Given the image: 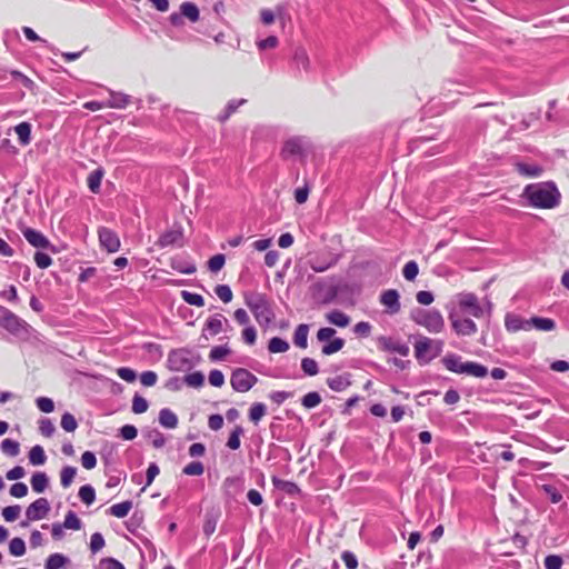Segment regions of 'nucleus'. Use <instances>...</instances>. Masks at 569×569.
<instances>
[{
	"label": "nucleus",
	"instance_id": "obj_30",
	"mask_svg": "<svg viewBox=\"0 0 569 569\" xmlns=\"http://www.w3.org/2000/svg\"><path fill=\"white\" fill-rule=\"evenodd\" d=\"M68 562V558L61 553H52L46 560V569H60Z\"/></svg>",
	"mask_w": 569,
	"mask_h": 569
},
{
	"label": "nucleus",
	"instance_id": "obj_15",
	"mask_svg": "<svg viewBox=\"0 0 569 569\" xmlns=\"http://www.w3.org/2000/svg\"><path fill=\"white\" fill-rule=\"evenodd\" d=\"M50 511V503L46 498H39L33 501L26 510L28 521L43 519Z\"/></svg>",
	"mask_w": 569,
	"mask_h": 569
},
{
	"label": "nucleus",
	"instance_id": "obj_29",
	"mask_svg": "<svg viewBox=\"0 0 569 569\" xmlns=\"http://www.w3.org/2000/svg\"><path fill=\"white\" fill-rule=\"evenodd\" d=\"M327 385L333 391H343L350 386V381L346 376H336L327 380Z\"/></svg>",
	"mask_w": 569,
	"mask_h": 569
},
{
	"label": "nucleus",
	"instance_id": "obj_33",
	"mask_svg": "<svg viewBox=\"0 0 569 569\" xmlns=\"http://www.w3.org/2000/svg\"><path fill=\"white\" fill-rule=\"evenodd\" d=\"M30 463L33 466H41L46 462L44 450L41 446L37 445L31 448L29 452Z\"/></svg>",
	"mask_w": 569,
	"mask_h": 569
},
{
	"label": "nucleus",
	"instance_id": "obj_12",
	"mask_svg": "<svg viewBox=\"0 0 569 569\" xmlns=\"http://www.w3.org/2000/svg\"><path fill=\"white\" fill-rule=\"evenodd\" d=\"M308 147V142L305 138L293 137L288 139L281 150V156L284 159L292 157H303Z\"/></svg>",
	"mask_w": 569,
	"mask_h": 569
},
{
	"label": "nucleus",
	"instance_id": "obj_22",
	"mask_svg": "<svg viewBox=\"0 0 569 569\" xmlns=\"http://www.w3.org/2000/svg\"><path fill=\"white\" fill-rule=\"evenodd\" d=\"M308 333H309V326L308 325H299L293 333V342L299 348H307L308 346Z\"/></svg>",
	"mask_w": 569,
	"mask_h": 569
},
{
	"label": "nucleus",
	"instance_id": "obj_19",
	"mask_svg": "<svg viewBox=\"0 0 569 569\" xmlns=\"http://www.w3.org/2000/svg\"><path fill=\"white\" fill-rule=\"evenodd\" d=\"M378 342H379V346L383 350L395 351L401 356H407L409 353L408 346H406L405 343L397 342V341L392 340L391 338L380 337L378 339Z\"/></svg>",
	"mask_w": 569,
	"mask_h": 569
},
{
	"label": "nucleus",
	"instance_id": "obj_17",
	"mask_svg": "<svg viewBox=\"0 0 569 569\" xmlns=\"http://www.w3.org/2000/svg\"><path fill=\"white\" fill-rule=\"evenodd\" d=\"M506 329L510 332H517L519 330H530V319H523L517 315L508 313L505 318Z\"/></svg>",
	"mask_w": 569,
	"mask_h": 569
},
{
	"label": "nucleus",
	"instance_id": "obj_52",
	"mask_svg": "<svg viewBox=\"0 0 569 569\" xmlns=\"http://www.w3.org/2000/svg\"><path fill=\"white\" fill-rule=\"evenodd\" d=\"M61 427L67 432H73L77 429L78 423L76 418L71 413L66 412L61 417Z\"/></svg>",
	"mask_w": 569,
	"mask_h": 569
},
{
	"label": "nucleus",
	"instance_id": "obj_11",
	"mask_svg": "<svg viewBox=\"0 0 569 569\" xmlns=\"http://www.w3.org/2000/svg\"><path fill=\"white\" fill-rule=\"evenodd\" d=\"M200 12L198 7L193 2H183L180 6V12H173L170 14V22L178 27L183 23V18L188 19L191 22H197L199 20Z\"/></svg>",
	"mask_w": 569,
	"mask_h": 569
},
{
	"label": "nucleus",
	"instance_id": "obj_37",
	"mask_svg": "<svg viewBox=\"0 0 569 569\" xmlns=\"http://www.w3.org/2000/svg\"><path fill=\"white\" fill-rule=\"evenodd\" d=\"M1 450L3 453L10 457H16L20 452V445L18 441H14L12 439H4L1 442Z\"/></svg>",
	"mask_w": 569,
	"mask_h": 569
},
{
	"label": "nucleus",
	"instance_id": "obj_39",
	"mask_svg": "<svg viewBox=\"0 0 569 569\" xmlns=\"http://www.w3.org/2000/svg\"><path fill=\"white\" fill-rule=\"evenodd\" d=\"M293 60L298 67H302L305 70H308L310 67L309 57L303 48L296 49Z\"/></svg>",
	"mask_w": 569,
	"mask_h": 569
},
{
	"label": "nucleus",
	"instance_id": "obj_44",
	"mask_svg": "<svg viewBox=\"0 0 569 569\" xmlns=\"http://www.w3.org/2000/svg\"><path fill=\"white\" fill-rule=\"evenodd\" d=\"M517 169L519 173L528 177H538L542 172V169L536 164L518 163Z\"/></svg>",
	"mask_w": 569,
	"mask_h": 569
},
{
	"label": "nucleus",
	"instance_id": "obj_13",
	"mask_svg": "<svg viewBox=\"0 0 569 569\" xmlns=\"http://www.w3.org/2000/svg\"><path fill=\"white\" fill-rule=\"evenodd\" d=\"M380 303L389 315H397L401 309L400 295L396 289H388L380 295Z\"/></svg>",
	"mask_w": 569,
	"mask_h": 569
},
{
	"label": "nucleus",
	"instance_id": "obj_58",
	"mask_svg": "<svg viewBox=\"0 0 569 569\" xmlns=\"http://www.w3.org/2000/svg\"><path fill=\"white\" fill-rule=\"evenodd\" d=\"M39 430L44 437H51L56 431V427L50 419L42 418L39 421Z\"/></svg>",
	"mask_w": 569,
	"mask_h": 569
},
{
	"label": "nucleus",
	"instance_id": "obj_24",
	"mask_svg": "<svg viewBox=\"0 0 569 569\" xmlns=\"http://www.w3.org/2000/svg\"><path fill=\"white\" fill-rule=\"evenodd\" d=\"M159 422L162 427L173 429L178 425V418L170 409H161L159 412Z\"/></svg>",
	"mask_w": 569,
	"mask_h": 569
},
{
	"label": "nucleus",
	"instance_id": "obj_60",
	"mask_svg": "<svg viewBox=\"0 0 569 569\" xmlns=\"http://www.w3.org/2000/svg\"><path fill=\"white\" fill-rule=\"evenodd\" d=\"M104 547V539L101 533L96 532L90 539V550L92 553L100 551Z\"/></svg>",
	"mask_w": 569,
	"mask_h": 569
},
{
	"label": "nucleus",
	"instance_id": "obj_4",
	"mask_svg": "<svg viewBox=\"0 0 569 569\" xmlns=\"http://www.w3.org/2000/svg\"><path fill=\"white\" fill-rule=\"evenodd\" d=\"M246 305L248 306L250 311L253 313L257 322L260 326H268L272 321L274 315H273L270 303L264 295L251 293V295L247 296Z\"/></svg>",
	"mask_w": 569,
	"mask_h": 569
},
{
	"label": "nucleus",
	"instance_id": "obj_7",
	"mask_svg": "<svg viewBox=\"0 0 569 569\" xmlns=\"http://www.w3.org/2000/svg\"><path fill=\"white\" fill-rule=\"evenodd\" d=\"M448 310V318L451 322V327L458 336H472L477 332L478 327L476 322L469 318H460L457 315L455 307L450 305L446 306Z\"/></svg>",
	"mask_w": 569,
	"mask_h": 569
},
{
	"label": "nucleus",
	"instance_id": "obj_59",
	"mask_svg": "<svg viewBox=\"0 0 569 569\" xmlns=\"http://www.w3.org/2000/svg\"><path fill=\"white\" fill-rule=\"evenodd\" d=\"M37 407L40 411L50 413L54 409V403L50 398L47 397H39L36 400Z\"/></svg>",
	"mask_w": 569,
	"mask_h": 569
},
{
	"label": "nucleus",
	"instance_id": "obj_8",
	"mask_svg": "<svg viewBox=\"0 0 569 569\" xmlns=\"http://www.w3.org/2000/svg\"><path fill=\"white\" fill-rule=\"evenodd\" d=\"M257 381V377L243 368L236 369L230 379L232 388L238 392L249 391Z\"/></svg>",
	"mask_w": 569,
	"mask_h": 569
},
{
	"label": "nucleus",
	"instance_id": "obj_56",
	"mask_svg": "<svg viewBox=\"0 0 569 569\" xmlns=\"http://www.w3.org/2000/svg\"><path fill=\"white\" fill-rule=\"evenodd\" d=\"M203 471L204 468L200 461H192L183 468V473L188 476H201Z\"/></svg>",
	"mask_w": 569,
	"mask_h": 569
},
{
	"label": "nucleus",
	"instance_id": "obj_28",
	"mask_svg": "<svg viewBox=\"0 0 569 569\" xmlns=\"http://www.w3.org/2000/svg\"><path fill=\"white\" fill-rule=\"evenodd\" d=\"M223 321H227L222 315H214L209 318L206 328L210 335H218L222 330Z\"/></svg>",
	"mask_w": 569,
	"mask_h": 569
},
{
	"label": "nucleus",
	"instance_id": "obj_45",
	"mask_svg": "<svg viewBox=\"0 0 569 569\" xmlns=\"http://www.w3.org/2000/svg\"><path fill=\"white\" fill-rule=\"evenodd\" d=\"M247 102L246 99L230 100L226 107L224 113L219 116L220 121H226L240 106Z\"/></svg>",
	"mask_w": 569,
	"mask_h": 569
},
{
	"label": "nucleus",
	"instance_id": "obj_27",
	"mask_svg": "<svg viewBox=\"0 0 569 569\" xmlns=\"http://www.w3.org/2000/svg\"><path fill=\"white\" fill-rule=\"evenodd\" d=\"M14 131L22 146H27L31 140V126L28 122H21L16 126Z\"/></svg>",
	"mask_w": 569,
	"mask_h": 569
},
{
	"label": "nucleus",
	"instance_id": "obj_49",
	"mask_svg": "<svg viewBox=\"0 0 569 569\" xmlns=\"http://www.w3.org/2000/svg\"><path fill=\"white\" fill-rule=\"evenodd\" d=\"M419 272V268L416 261H409L405 264L402 269V274L406 280L413 281Z\"/></svg>",
	"mask_w": 569,
	"mask_h": 569
},
{
	"label": "nucleus",
	"instance_id": "obj_10",
	"mask_svg": "<svg viewBox=\"0 0 569 569\" xmlns=\"http://www.w3.org/2000/svg\"><path fill=\"white\" fill-rule=\"evenodd\" d=\"M168 363L173 371H187L194 366L191 352L183 349L172 351L168 357Z\"/></svg>",
	"mask_w": 569,
	"mask_h": 569
},
{
	"label": "nucleus",
	"instance_id": "obj_42",
	"mask_svg": "<svg viewBox=\"0 0 569 569\" xmlns=\"http://www.w3.org/2000/svg\"><path fill=\"white\" fill-rule=\"evenodd\" d=\"M243 433V429L240 426H236L232 432L229 436L227 447L231 450H237L240 448V436Z\"/></svg>",
	"mask_w": 569,
	"mask_h": 569
},
{
	"label": "nucleus",
	"instance_id": "obj_16",
	"mask_svg": "<svg viewBox=\"0 0 569 569\" xmlns=\"http://www.w3.org/2000/svg\"><path fill=\"white\" fill-rule=\"evenodd\" d=\"M22 234L26 240L34 248L48 249L50 241L48 238L38 230L26 228L22 230Z\"/></svg>",
	"mask_w": 569,
	"mask_h": 569
},
{
	"label": "nucleus",
	"instance_id": "obj_55",
	"mask_svg": "<svg viewBox=\"0 0 569 569\" xmlns=\"http://www.w3.org/2000/svg\"><path fill=\"white\" fill-rule=\"evenodd\" d=\"M20 511V506H9L2 509V517L4 518L6 521L12 522L18 519Z\"/></svg>",
	"mask_w": 569,
	"mask_h": 569
},
{
	"label": "nucleus",
	"instance_id": "obj_3",
	"mask_svg": "<svg viewBox=\"0 0 569 569\" xmlns=\"http://www.w3.org/2000/svg\"><path fill=\"white\" fill-rule=\"evenodd\" d=\"M442 363L447 370L459 375L476 378H483L488 375V368L486 366L472 361L462 362L461 358L457 355L446 356L442 359Z\"/></svg>",
	"mask_w": 569,
	"mask_h": 569
},
{
	"label": "nucleus",
	"instance_id": "obj_1",
	"mask_svg": "<svg viewBox=\"0 0 569 569\" xmlns=\"http://www.w3.org/2000/svg\"><path fill=\"white\" fill-rule=\"evenodd\" d=\"M525 196L531 206L550 209L559 203L560 193L552 182L530 184L525 189Z\"/></svg>",
	"mask_w": 569,
	"mask_h": 569
},
{
	"label": "nucleus",
	"instance_id": "obj_53",
	"mask_svg": "<svg viewBox=\"0 0 569 569\" xmlns=\"http://www.w3.org/2000/svg\"><path fill=\"white\" fill-rule=\"evenodd\" d=\"M214 292L218 296V298L224 303H228L232 300V291L230 287L227 284H218L214 288Z\"/></svg>",
	"mask_w": 569,
	"mask_h": 569
},
{
	"label": "nucleus",
	"instance_id": "obj_48",
	"mask_svg": "<svg viewBox=\"0 0 569 569\" xmlns=\"http://www.w3.org/2000/svg\"><path fill=\"white\" fill-rule=\"evenodd\" d=\"M301 369L308 376H316L319 372L318 363L312 358H303L301 360Z\"/></svg>",
	"mask_w": 569,
	"mask_h": 569
},
{
	"label": "nucleus",
	"instance_id": "obj_62",
	"mask_svg": "<svg viewBox=\"0 0 569 569\" xmlns=\"http://www.w3.org/2000/svg\"><path fill=\"white\" fill-rule=\"evenodd\" d=\"M97 569H124V567L113 558H104L99 561Z\"/></svg>",
	"mask_w": 569,
	"mask_h": 569
},
{
	"label": "nucleus",
	"instance_id": "obj_2",
	"mask_svg": "<svg viewBox=\"0 0 569 569\" xmlns=\"http://www.w3.org/2000/svg\"><path fill=\"white\" fill-rule=\"evenodd\" d=\"M410 319L430 333H439L445 328V319L437 309L415 308L410 311Z\"/></svg>",
	"mask_w": 569,
	"mask_h": 569
},
{
	"label": "nucleus",
	"instance_id": "obj_21",
	"mask_svg": "<svg viewBox=\"0 0 569 569\" xmlns=\"http://www.w3.org/2000/svg\"><path fill=\"white\" fill-rule=\"evenodd\" d=\"M326 319L329 323L340 328H346L350 323V318L340 310H332L326 315Z\"/></svg>",
	"mask_w": 569,
	"mask_h": 569
},
{
	"label": "nucleus",
	"instance_id": "obj_9",
	"mask_svg": "<svg viewBox=\"0 0 569 569\" xmlns=\"http://www.w3.org/2000/svg\"><path fill=\"white\" fill-rule=\"evenodd\" d=\"M0 326L16 337H27L29 335L30 326L11 311L7 313Z\"/></svg>",
	"mask_w": 569,
	"mask_h": 569
},
{
	"label": "nucleus",
	"instance_id": "obj_63",
	"mask_svg": "<svg viewBox=\"0 0 569 569\" xmlns=\"http://www.w3.org/2000/svg\"><path fill=\"white\" fill-rule=\"evenodd\" d=\"M209 383L213 387H222L224 383L223 373L218 369L211 370L209 373Z\"/></svg>",
	"mask_w": 569,
	"mask_h": 569
},
{
	"label": "nucleus",
	"instance_id": "obj_64",
	"mask_svg": "<svg viewBox=\"0 0 569 569\" xmlns=\"http://www.w3.org/2000/svg\"><path fill=\"white\" fill-rule=\"evenodd\" d=\"M562 563V558L557 555H550L545 558L546 569H560Z\"/></svg>",
	"mask_w": 569,
	"mask_h": 569
},
{
	"label": "nucleus",
	"instance_id": "obj_32",
	"mask_svg": "<svg viewBox=\"0 0 569 569\" xmlns=\"http://www.w3.org/2000/svg\"><path fill=\"white\" fill-rule=\"evenodd\" d=\"M289 349V343L279 337H273L269 340L268 350L271 353L286 352Z\"/></svg>",
	"mask_w": 569,
	"mask_h": 569
},
{
	"label": "nucleus",
	"instance_id": "obj_31",
	"mask_svg": "<svg viewBox=\"0 0 569 569\" xmlns=\"http://www.w3.org/2000/svg\"><path fill=\"white\" fill-rule=\"evenodd\" d=\"M131 508H132V502L130 500H127V501L111 506L110 513L117 518H124L126 516H128Z\"/></svg>",
	"mask_w": 569,
	"mask_h": 569
},
{
	"label": "nucleus",
	"instance_id": "obj_41",
	"mask_svg": "<svg viewBox=\"0 0 569 569\" xmlns=\"http://www.w3.org/2000/svg\"><path fill=\"white\" fill-rule=\"evenodd\" d=\"M62 525L66 529H71V530H80L81 526H82L81 520L78 518V516L73 511H68Z\"/></svg>",
	"mask_w": 569,
	"mask_h": 569
},
{
	"label": "nucleus",
	"instance_id": "obj_35",
	"mask_svg": "<svg viewBox=\"0 0 569 569\" xmlns=\"http://www.w3.org/2000/svg\"><path fill=\"white\" fill-rule=\"evenodd\" d=\"M77 475V469L71 466L62 468L60 472V482L63 488H68Z\"/></svg>",
	"mask_w": 569,
	"mask_h": 569
},
{
	"label": "nucleus",
	"instance_id": "obj_51",
	"mask_svg": "<svg viewBox=\"0 0 569 569\" xmlns=\"http://www.w3.org/2000/svg\"><path fill=\"white\" fill-rule=\"evenodd\" d=\"M181 296H182L183 300L191 306H196V307L204 306V299L202 298V296H200L198 293L182 291Z\"/></svg>",
	"mask_w": 569,
	"mask_h": 569
},
{
	"label": "nucleus",
	"instance_id": "obj_14",
	"mask_svg": "<svg viewBox=\"0 0 569 569\" xmlns=\"http://www.w3.org/2000/svg\"><path fill=\"white\" fill-rule=\"evenodd\" d=\"M99 242L108 252H117L120 248V239L111 229L101 227L98 231Z\"/></svg>",
	"mask_w": 569,
	"mask_h": 569
},
{
	"label": "nucleus",
	"instance_id": "obj_6",
	"mask_svg": "<svg viewBox=\"0 0 569 569\" xmlns=\"http://www.w3.org/2000/svg\"><path fill=\"white\" fill-rule=\"evenodd\" d=\"M451 307H459L460 311L468 312L475 318H481L485 309L480 306L478 297L471 292L457 293L448 303Z\"/></svg>",
	"mask_w": 569,
	"mask_h": 569
},
{
	"label": "nucleus",
	"instance_id": "obj_57",
	"mask_svg": "<svg viewBox=\"0 0 569 569\" xmlns=\"http://www.w3.org/2000/svg\"><path fill=\"white\" fill-rule=\"evenodd\" d=\"M224 262H226L224 256L219 253L209 259L208 267H209L210 271L218 272L223 268Z\"/></svg>",
	"mask_w": 569,
	"mask_h": 569
},
{
	"label": "nucleus",
	"instance_id": "obj_36",
	"mask_svg": "<svg viewBox=\"0 0 569 569\" xmlns=\"http://www.w3.org/2000/svg\"><path fill=\"white\" fill-rule=\"evenodd\" d=\"M266 411H267V408L263 403H261V402L253 403L249 411V418L254 425H257L262 419V417L266 415Z\"/></svg>",
	"mask_w": 569,
	"mask_h": 569
},
{
	"label": "nucleus",
	"instance_id": "obj_50",
	"mask_svg": "<svg viewBox=\"0 0 569 569\" xmlns=\"http://www.w3.org/2000/svg\"><path fill=\"white\" fill-rule=\"evenodd\" d=\"M146 437L151 441L154 448H161L164 446L166 439L163 435L157 429L147 431Z\"/></svg>",
	"mask_w": 569,
	"mask_h": 569
},
{
	"label": "nucleus",
	"instance_id": "obj_47",
	"mask_svg": "<svg viewBox=\"0 0 569 569\" xmlns=\"http://www.w3.org/2000/svg\"><path fill=\"white\" fill-rule=\"evenodd\" d=\"M321 402V397L318 392L316 391H312V392H309L307 393L306 396H303V398L301 399V403L305 408L307 409H312L315 407H317L318 405H320Z\"/></svg>",
	"mask_w": 569,
	"mask_h": 569
},
{
	"label": "nucleus",
	"instance_id": "obj_20",
	"mask_svg": "<svg viewBox=\"0 0 569 569\" xmlns=\"http://www.w3.org/2000/svg\"><path fill=\"white\" fill-rule=\"evenodd\" d=\"M181 239L182 231L180 229L168 230L159 237L157 246L160 248H166L172 244H177Z\"/></svg>",
	"mask_w": 569,
	"mask_h": 569
},
{
	"label": "nucleus",
	"instance_id": "obj_18",
	"mask_svg": "<svg viewBox=\"0 0 569 569\" xmlns=\"http://www.w3.org/2000/svg\"><path fill=\"white\" fill-rule=\"evenodd\" d=\"M109 96H110L109 99L106 101L107 108L124 109L131 102V97L123 92H117L113 90H109Z\"/></svg>",
	"mask_w": 569,
	"mask_h": 569
},
{
	"label": "nucleus",
	"instance_id": "obj_61",
	"mask_svg": "<svg viewBox=\"0 0 569 569\" xmlns=\"http://www.w3.org/2000/svg\"><path fill=\"white\" fill-rule=\"evenodd\" d=\"M81 465L88 470L93 469L97 465L96 455L91 451H84L81 456Z\"/></svg>",
	"mask_w": 569,
	"mask_h": 569
},
{
	"label": "nucleus",
	"instance_id": "obj_23",
	"mask_svg": "<svg viewBox=\"0 0 569 569\" xmlns=\"http://www.w3.org/2000/svg\"><path fill=\"white\" fill-rule=\"evenodd\" d=\"M531 328L539 331H552L556 328V322L550 318L532 317L530 318Z\"/></svg>",
	"mask_w": 569,
	"mask_h": 569
},
{
	"label": "nucleus",
	"instance_id": "obj_43",
	"mask_svg": "<svg viewBox=\"0 0 569 569\" xmlns=\"http://www.w3.org/2000/svg\"><path fill=\"white\" fill-rule=\"evenodd\" d=\"M10 553L14 557H21L26 553V543L21 538H13L9 543Z\"/></svg>",
	"mask_w": 569,
	"mask_h": 569
},
{
	"label": "nucleus",
	"instance_id": "obj_40",
	"mask_svg": "<svg viewBox=\"0 0 569 569\" xmlns=\"http://www.w3.org/2000/svg\"><path fill=\"white\" fill-rule=\"evenodd\" d=\"M79 498L86 505H91L96 499V492L93 487L84 485L79 489Z\"/></svg>",
	"mask_w": 569,
	"mask_h": 569
},
{
	"label": "nucleus",
	"instance_id": "obj_38",
	"mask_svg": "<svg viewBox=\"0 0 569 569\" xmlns=\"http://www.w3.org/2000/svg\"><path fill=\"white\" fill-rule=\"evenodd\" d=\"M345 346V340L341 338H335L330 340L327 345L322 347V353L326 356H330L332 353L338 352Z\"/></svg>",
	"mask_w": 569,
	"mask_h": 569
},
{
	"label": "nucleus",
	"instance_id": "obj_26",
	"mask_svg": "<svg viewBox=\"0 0 569 569\" xmlns=\"http://www.w3.org/2000/svg\"><path fill=\"white\" fill-rule=\"evenodd\" d=\"M272 483L277 489H279L288 495L293 496L299 492L298 486L292 481L282 480L278 477H272Z\"/></svg>",
	"mask_w": 569,
	"mask_h": 569
},
{
	"label": "nucleus",
	"instance_id": "obj_46",
	"mask_svg": "<svg viewBox=\"0 0 569 569\" xmlns=\"http://www.w3.org/2000/svg\"><path fill=\"white\" fill-rule=\"evenodd\" d=\"M183 381L184 383H187L189 387H192V388H199L203 385L204 382V376L199 372V371H196V372H192V373H189L184 378H183Z\"/></svg>",
	"mask_w": 569,
	"mask_h": 569
},
{
	"label": "nucleus",
	"instance_id": "obj_54",
	"mask_svg": "<svg viewBox=\"0 0 569 569\" xmlns=\"http://www.w3.org/2000/svg\"><path fill=\"white\" fill-rule=\"evenodd\" d=\"M148 401L139 396V395H136L132 399V411L137 415H140V413H143L148 410Z\"/></svg>",
	"mask_w": 569,
	"mask_h": 569
},
{
	"label": "nucleus",
	"instance_id": "obj_25",
	"mask_svg": "<svg viewBox=\"0 0 569 569\" xmlns=\"http://www.w3.org/2000/svg\"><path fill=\"white\" fill-rule=\"evenodd\" d=\"M48 485H49V478L44 472L39 471V472H36L31 477L32 490L38 493L43 492L47 489Z\"/></svg>",
	"mask_w": 569,
	"mask_h": 569
},
{
	"label": "nucleus",
	"instance_id": "obj_5",
	"mask_svg": "<svg viewBox=\"0 0 569 569\" xmlns=\"http://www.w3.org/2000/svg\"><path fill=\"white\" fill-rule=\"evenodd\" d=\"M442 347V341L421 336L415 343V356L420 363L426 365L441 353Z\"/></svg>",
	"mask_w": 569,
	"mask_h": 569
},
{
	"label": "nucleus",
	"instance_id": "obj_34",
	"mask_svg": "<svg viewBox=\"0 0 569 569\" xmlns=\"http://www.w3.org/2000/svg\"><path fill=\"white\" fill-rule=\"evenodd\" d=\"M102 177H103L102 169H97L88 176V180H87L88 187L92 192H94V193L99 192Z\"/></svg>",
	"mask_w": 569,
	"mask_h": 569
}]
</instances>
